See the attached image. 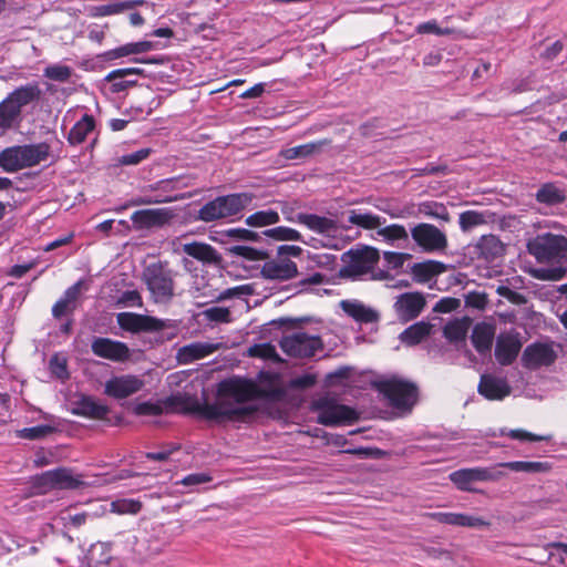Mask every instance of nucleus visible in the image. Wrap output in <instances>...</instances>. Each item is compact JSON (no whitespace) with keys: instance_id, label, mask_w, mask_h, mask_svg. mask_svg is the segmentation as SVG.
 Segmentation results:
<instances>
[{"instance_id":"nucleus-1","label":"nucleus","mask_w":567,"mask_h":567,"mask_svg":"<svg viewBox=\"0 0 567 567\" xmlns=\"http://www.w3.org/2000/svg\"><path fill=\"white\" fill-rule=\"evenodd\" d=\"M257 394V386L250 381L224 380L218 384L215 402L204 403V419L218 422L244 421L256 413L257 409L246 403Z\"/></svg>"},{"instance_id":"nucleus-2","label":"nucleus","mask_w":567,"mask_h":567,"mask_svg":"<svg viewBox=\"0 0 567 567\" xmlns=\"http://www.w3.org/2000/svg\"><path fill=\"white\" fill-rule=\"evenodd\" d=\"M176 276L177 271L166 260H156L143 267L141 280L153 303L167 306L173 301L176 296Z\"/></svg>"},{"instance_id":"nucleus-3","label":"nucleus","mask_w":567,"mask_h":567,"mask_svg":"<svg viewBox=\"0 0 567 567\" xmlns=\"http://www.w3.org/2000/svg\"><path fill=\"white\" fill-rule=\"evenodd\" d=\"M49 156L50 145L45 142L11 146L0 152V167L7 173H14L39 165Z\"/></svg>"},{"instance_id":"nucleus-4","label":"nucleus","mask_w":567,"mask_h":567,"mask_svg":"<svg viewBox=\"0 0 567 567\" xmlns=\"http://www.w3.org/2000/svg\"><path fill=\"white\" fill-rule=\"evenodd\" d=\"M254 199L255 195L248 192L218 196L202 206L197 217L204 223L228 218L239 214L248 207Z\"/></svg>"},{"instance_id":"nucleus-5","label":"nucleus","mask_w":567,"mask_h":567,"mask_svg":"<svg viewBox=\"0 0 567 567\" xmlns=\"http://www.w3.org/2000/svg\"><path fill=\"white\" fill-rule=\"evenodd\" d=\"M528 252L539 262H566L567 236L545 233L527 244Z\"/></svg>"},{"instance_id":"nucleus-6","label":"nucleus","mask_w":567,"mask_h":567,"mask_svg":"<svg viewBox=\"0 0 567 567\" xmlns=\"http://www.w3.org/2000/svg\"><path fill=\"white\" fill-rule=\"evenodd\" d=\"M377 389L396 410L411 411L417 401V386L406 380L390 378L379 381Z\"/></svg>"},{"instance_id":"nucleus-7","label":"nucleus","mask_w":567,"mask_h":567,"mask_svg":"<svg viewBox=\"0 0 567 567\" xmlns=\"http://www.w3.org/2000/svg\"><path fill=\"white\" fill-rule=\"evenodd\" d=\"M341 259L344 264L340 270L341 276L359 278L374 269L380 259V254L377 248L365 246L344 252Z\"/></svg>"},{"instance_id":"nucleus-8","label":"nucleus","mask_w":567,"mask_h":567,"mask_svg":"<svg viewBox=\"0 0 567 567\" xmlns=\"http://www.w3.org/2000/svg\"><path fill=\"white\" fill-rule=\"evenodd\" d=\"M312 409L318 412V423L326 426L352 423L358 420V413L352 408L339 404L330 396L316 400Z\"/></svg>"},{"instance_id":"nucleus-9","label":"nucleus","mask_w":567,"mask_h":567,"mask_svg":"<svg viewBox=\"0 0 567 567\" xmlns=\"http://www.w3.org/2000/svg\"><path fill=\"white\" fill-rule=\"evenodd\" d=\"M411 237L425 252H443L449 246L445 233L427 223H421L411 228Z\"/></svg>"},{"instance_id":"nucleus-10","label":"nucleus","mask_w":567,"mask_h":567,"mask_svg":"<svg viewBox=\"0 0 567 567\" xmlns=\"http://www.w3.org/2000/svg\"><path fill=\"white\" fill-rule=\"evenodd\" d=\"M121 329L132 332H156L169 328L171 320H162L155 317L134 312H121L116 317Z\"/></svg>"},{"instance_id":"nucleus-11","label":"nucleus","mask_w":567,"mask_h":567,"mask_svg":"<svg viewBox=\"0 0 567 567\" xmlns=\"http://www.w3.org/2000/svg\"><path fill=\"white\" fill-rule=\"evenodd\" d=\"M322 347L321 339L305 332H293L280 341L281 350L290 357L308 358Z\"/></svg>"},{"instance_id":"nucleus-12","label":"nucleus","mask_w":567,"mask_h":567,"mask_svg":"<svg viewBox=\"0 0 567 567\" xmlns=\"http://www.w3.org/2000/svg\"><path fill=\"white\" fill-rule=\"evenodd\" d=\"M177 179H162L155 184L148 185L145 187V190L157 192L156 195H143L135 198H132L126 206H143V205H153V204H163V203H173L177 200H182L184 198H188V196L184 194L177 195H168V193L175 190L177 188Z\"/></svg>"},{"instance_id":"nucleus-13","label":"nucleus","mask_w":567,"mask_h":567,"mask_svg":"<svg viewBox=\"0 0 567 567\" xmlns=\"http://www.w3.org/2000/svg\"><path fill=\"white\" fill-rule=\"evenodd\" d=\"M557 359L553 342H534L528 344L522 354V364L528 370H536L540 367H549Z\"/></svg>"},{"instance_id":"nucleus-14","label":"nucleus","mask_w":567,"mask_h":567,"mask_svg":"<svg viewBox=\"0 0 567 567\" xmlns=\"http://www.w3.org/2000/svg\"><path fill=\"white\" fill-rule=\"evenodd\" d=\"M174 217L171 208L140 209L132 214L131 220L135 230L159 228L167 225Z\"/></svg>"},{"instance_id":"nucleus-15","label":"nucleus","mask_w":567,"mask_h":567,"mask_svg":"<svg viewBox=\"0 0 567 567\" xmlns=\"http://www.w3.org/2000/svg\"><path fill=\"white\" fill-rule=\"evenodd\" d=\"M260 275L264 279L286 281L297 277L298 267L289 258L276 256L264 262Z\"/></svg>"},{"instance_id":"nucleus-16","label":"nucleus","mask_w":567,"mask_h":567,"mask_svg":"<svg viewBox=\"0 0 567 567\" xmlns=\"http://www.w3.org/2000/svg\"><path fill=\"white\" fill-rule=\"evenodd\" d=\"M91 350L96 357L114 362H124L131 354L128 347L124 342L103 337L93 339Z\"/></svg>"},{"instance_id":"nucleus-17","label":"nucleus","mask_w":567,"mask_h":567,"mask_svg":"<svg viewBox=\"0 0 567 567\" xmlns=\"http://www.w3.org/2000/svg\"><path fill=\"white\" fill-rule=\"evenodd\" d=\"M426 300L421 292H404L394 302V310L400 321L415 319L424 309Z\"/></svg>"},{"instance_id":"nucleus-18","label":"nucleus","mask_w":567,"mask_h":567,"mask_svg":"<svg viewBox=\"0 0 567 567\" xmlns=\"http://www.w3.org/2000/svg\"><path fill=\"white\" fill-rule=\"evenodd\" d=\"M522 341L519 338V333L517 332H506L501 333L496 338V346H495V358L497 362L501 365H509L512 364L520 349H522Z\"/></svg>"},{"instance_id":"nucleus-19","label":"nucleus","mask_w":567,"mask_h":567,"mask_svg":"<svg viewBox=\"0 0 567 567\" xmlns=\"http://www.w3.org/2000/svg\"><path fill=\"white\" fill-rule=\"evenodd\" d=\"M427 517L434 519L439 523L460 526V527H470V528H488L491 523L483 517L467 515L463 513H427Z\"/></svg>"},{"instance_id":"nucleus-20","label":"nucleus","mask_w":567,"mask_h":567,"mask_svg":"<svg viewBox=\"0 0 567 567\" xmlns=\"http://www.w3.org/2000/svg\"><path fill=\"white\" fill-rule=\"evenodd\" d=\"M144 382L134 375L115 377L105 383V393L115 399H125L138 392Z\"/></svg>"},{"instance_id":"nucleus-21","label":"nucleus","mask_w":567,"mask_h":567,"mask_svg":"<svg viewBox=\"0 0 567 567\" xmlns=\"http://www.w3.org/2000/svg\"><path fill=\"white\" fill-rule=\"evenodd\" d=\"M165 413L179 412L204 417V404L187 393H177L164 399Z\"/></svg>"},{"instance_id":"nucleus-22","label":"nucleus","mask_w":567,"mask_h":567,"mask_svg":"<svg viewBox=\"0 0 567 567\" xmlns=\"http://www.w3.org/2000/svg\"><path fill=\"white\" fill-rule=\"evenodd\" d=\"M474 249L478 259L491 262L504 255L505 245L497 236L488 234L478 238Z\"/></svg>"},{"instance_id":"nucleus-23","label":"nucleus","mask_w":567,"mask_h":567,"mask_svg":"<svg viewBox=\"0 0 567 567\" xmlns=\"http://www.w3.org/2000/svg\"><path fill=\"white\" fill-rule=\"evenodd\" d=\"M478 392L488 400H502L509 395L511 386L503 378L484 374L481 377Z\"/></svg>"},{"instance_id":"nucleus-24","label":"nucleus","mask_w":567,"mask_h":567,"mask_svg":"<svg viewBox=\"0 0 567 567\" xmlns=\"http://www.w3.org/2000/svg\"><path fill=\"white\" fill-rule=\"evenodd\" d=\"M84 286L83 280H79L71 287H69L62 298H60L52 307V316L55 319H60L63 316L71 315L78 307V298L81 293V289Z\"/></svg>"},{"instance_id":"nucleus-25","label":"nucleus","mask_w":567,"mask_h":567,"mask_svg":"<svg viewBox=\"0 0 567 567\" xmlns=\"http://www.w3.org/2000/svg\"><path fill=\"white\" fill-rule=\"evenodd\" d=\"M218 349V344L208 342H193L181 347L176 353L179 364H189L196 360L210 355Z\"/></svg>"},{"instance_id":"nucleus-26","label":"nucleus","mask_w":567,"mask_h":567,"mask_svg":"<svg viewBox=\"0 0 567 567\" xmlns=\"http://www.w3.org/2000/svg\"><path fill=\"white\" fill-rule=\"evenodd\" d=\"M495 331V326L487 322H481L474 326L471 339L478 353L484 354L491 351Z\"/></svg>"},{"instance_id":"nucleus-27","label":"nucleus","mask_w":567,"mask_h":567,"mask_svg":"<svg viewBox=\"0 0 567 567\" xmlns=\"http://www.w3.org/2000/svg\"><path fill=\"white\" fill-rule=\"evenodd\" d=\"M110 410L106 405L99 403L91 396H81L72 409V413L90 419L102 420L106 417Z\"/></svg>"},{"instance_id":"nucleus-28","label":"nucleus","mask_w":567,"mask_h":567,"mask_svg":"<svg viewBox=\"0 0 567 567\" xmlns=\"http://www.w3.org/2000/svg\"><path fill=\"white\" fill-rule=\"evenodd\" d=\"M340 308L349 317L362 323H372L379 320V313L357 300H342Z\"/></svg>"},{"instance_id":"nucleus-29","label":"nucleus","mask_w":567,"mask_h":567,"mask_svg":"<svg viewBox=\"0 0 567 567\" xmlns=\"http://www.w3.org/2000/svg\"><path fill=\"white\" fill-rule=\"evenodd\" d=\"M497 215L491 210H466L460 214L458 224L461 230L467 233L477 226L495 223Z\"/></svg>"},{"instance_id":"nucleus-30","label":"nucleus","mask_w":567,"mask_h":567,"mask_svg":"<svg viewBox=\"0 0 567 567\" xmlns=\"http://www.w3.org/2000/svg\"><path fill=\"white\" fill-rule=\"evenodd\" d=\"M289 220H296L299 224L305 225L310 230L324 234L330 233L337 228L336 221L331 218L319 216L316 214H303L297 215L296 219L288 218Z\"/></svg>"},{"instance_id":"nucleus-31","label":"nucleus","mask_w":567,"mask_h":567,"mask_svg":"<svg viewBox=\"0 0 567 567\" xmlns=\"http://www.w3.org/2000/svg\"><path fill=\"white\" fill-rule=\"evenodd\" d=\"M433 326L430 322L419 321L408 327L399 336L400 341L406 346H416L430 337Z\"/></svg>"},{"instance_id":"nucleus-32","label":"nucleus","mask_w":567,"mask_h":567,"mask_svg":"<svg viewBox=\"0 0 567 567\" xmlns=\"http://www.w3.org/2000/svg\"><path fill=\"white\" fill-rule=\"evenodd\" d=\"M42 91L38 83H29L16 89L8 99L21 111L23 106L40 100Z\"/></svg>"},{"instance_id":"nucleus-33","label":"nucleus","mask_w":567,"mask_h":567,"mask_svg":"<svg viewBox=\"0 0 567 567\" xmlns=\"http://www.w3.org/2000/svg\"><path fill=\"white\" fill-rule=\"evenodd\" d=\"M445 270V265L435 261V260H427L423 262L414 264L411 268V274L413 276V279L417 282H427L433 277L442 274Z\"/></svg>"},{"instance_id":"nucleus-34","label":"nucleus","mask_w":567,"mask_h":567,"mask_svg":"<svg viewBox=\"0 0 567 567\" xmlns=\"http://www.w3.org/2000/svg\"><path fill=\"white\" fill-rule=\"evenodd\" d=\"M183 251L186 255L204 262H217L219 260L215 248L204 243L194 241L190 244H185L183 246Z\"/></svg>"},{"instance_id":"nucleus-35","label":"nucleus","mask_w":567,"mask_h":567,"mask_svg":"<svg viewBox=\"0 0 567 567\" xmlns=\"http://www.w3.org/2000/svg\"><path fill=\"white\" fill-rule=\"evenodd\" d=\"M95 127V121L92 115L84 114L71 128L68 135V141L72 145H79L86 140L89 133Z\"/></svg>"},{"instance_id":"nucleus-36","label":"nucleus","mask_w":567,"mask_h":567,"mask_svg":"<svg viewBox=\"0 0 567 567\" xmlns=\"http://www.w3.org/2000/svg\"><path fill=\"white\" fill-rule=\"evenodd\" d=\"M472 320L468 317L455 319L445 324L444 337L451 342L465 341Z\"/></svg>"},{"instance_id":"nucleus-37","label":"nucleus","mask_w":567,"mask_h":567,"mask_svg":"<svg viewBox=\"0 0 567 567\" xmlns=\"http://www.w3.org/2000/svg\"><path fill=\"white\" fill-rule=\"evenodd\" d=\"M328 144H329V141H327V140L311 142V143H307V144H302V145H298L295 147L284 150L281 152V155L286 159L307 158V157L312 156L313 154L319 153L321 151V148Z\"/></svg>"},{"instance_id":"nucleus-38","label":"nucleus","mask_w":567,"mask_h":567,"mask_svg":"<svg viewBox=\"0 0 567 567\" xmlns=\"http://www.w3.org/2000/svg\"><path fill=\"white\" fill-rule=\"evenodd\" d=\"M450 480L462 491H474L472 484L481 482L478 467L463 468L450 474Z\"/></svg>"},{"instance_id":"nucleus-39","label":"nucleus","mask_w":567,"mask_h":567,"mask_svg":"<svg viewBox=\"0 0 567 567\" xmlns=\"http://www.w3.org/2000/svg\"><path fill=\"white\" fill-rule=\"evenodd\" d=\"M53 476L54 488L74 489L83 484L80 477L74 476L72 470L66 467H58L51 470Z\"/></svg>"},{"instance_id":"nucleus-40","label":"nucleus","mask_w":567,"mask_h":567,"mask_svg":"<svg viewBox=\"0 0 567 567\" xmlns=\"http://www.w3.org/2000/svg\"><path fill=\"white\" fill-rule=\"evenodd\" d=\"M348 221L351 225L361 227L363 229H374L381 224V217L371 213H363L360 209H351L348 212Z\"/></svg>"},{"instance_id":"nucleus-41","label":"nucleus","mask_w":567,"mask_h":567,"mask_svg":"<svg viewBox=\"0 0 567 567\" xmlns=\"http://www.w3.org/2000/svg\"><path fill=\"white\" fill-rule=\"evenodd\" d=\"M21 111L8 99L0 103V128L8 130L20 118Z\"/></svg>"},{"instance_id":"nucleus-42","label":"nucleus","mask_w":567,"mask_h":567,"mask_svg":"<svg viewBox=\"0 0 567 567\" xmlns=\"http://www.w3.org/2000/svg\"><path fill=\"white\" fill-rule=\"evenodd\" d=\"M278 221L279 214L272 209L256 212L245 220L246 225L249 227H265L277 224Z\"/></svg>"},{"instance_id":"nucleus-43","label":"nucleus","mask_w":567,"mask_h":567,"mask_svg":"<svg viewBox=\"0 0 567 567\" xmlns=\"http://www.w3.org/2000/svg\"><path fill=\"white\" fill-rule=\"evenodd\" d=\"M536 198L539 203L556 205L565 200V195L555 185L546 184L538 189Z\"/></svg>"},{"instance_id":"nucleus-44","label":"nucleus","mask_w":567,"mask_h":567,"mask_svg":"<svg viewBox=\"0 0 567 567\" xmlns=\"http://www.w3.org/2000/svg\"><path fill=\"white\" fill-rule=\"evenodd\" d=\"M73 69L64 64H50L43 70V76L56 81V82H69L73 75Z\"/></svg>"},{"instance_id":"nucleus-45","label":"nucleus","mask_w":567,"mask_h":567,"mask_svg":"<svg viewBox=\"0 0 567 567\" xmlns=\"http://www.w3.org/2000/svg\"><path fill=\"white\" fill-rule=\"evenodd\" d=\"M419 212L425 216L450 221V213L447 208L436 202H425L419 205Z\"/></svg>"},{"instance_id":"nucleus-46","label":"nucleus","mask_w":567,"mask_h":567,"mask_svg":"<svg viewBox=\"0 0 567 567\" xmlns=\"http://www.w3.org/2000/svg\"><path fill=\"white\" fill-rule=\"evenodd\" d=\"M228 251L234 256L243 257L251 261L265 260L268 257L266 251L246 245L231 246L228 248Z\"/></svg>"},{"instance_id":"nucleus-47","label":"nucleus","mask_w":567,"mask_h":567,"mask_svg":"<svg viewBox=\"0 0 567 567\" xmlns=\"http://www.w3.org/2000/svg\"><path fill=\"white\" fill-rule=\"evenodd\" d=\"M378 235L388 241L406 240L409 238L405 227L399 224H392L380 228L378 230Z\"/></svg>"},{"instance_id":"nucleus-48","label":"nucleus","mask_w":567,"mask_h":567,"mask_svg":"<svg viewBox=\"0 0 567 567\" xmlns=\"http://www.w3.org/2000/svg\"><path fill=\"white\" fill-rule=\"evenodd\" d=\"M262 235L276 240H301V234L298 230L284 226L267 229Z\"/></svg>"},{"instance_id":"nucleus-49","label":"nucleus","mask_w":567,"mask_h":567,"mask_svg":"<svg viewBox=\"0 0 567 567\" xmlns=\"http://www.w3.org/2000/svg\"><path fill=\"white\" fill-rule=\"evenodd\" d=\"M142 503L136 499H117L111 503V511L116 514H137Z\"/></svg>"},{"instance_id":"nucleus-50","label":"nucleus","mask_w":567,"mask_h":567,"mask_svg":"<svg viewBox=\"0 0 567 567\" xmlns=\"http://www.w3.org/2000/svg\"><path fill=\"white\" fill-rule=\"evenodd\" d=\"M54 432L51 425H37L33 427H25L18 432L19 436L25 440H38L45 437Z\"/></svg>"},{"instance_id":"nucleus-51","label":"nucleus","mask_w":567,"mask_h":567,"mask_svg":"<svg viewBox=\"0 0 567 567\" xmlns=\"http://www.w3.org/2000/svg\"><path fill=\"white\" fill-rule=\"evenodd\" d=\"M134 413L136 415H161V414L165 413L164 400L158 401L156 403H153V402L138 403L134 408Z\"/></svg>"},{"instance_id":"nucleus-52","label":"nucleus","mask_w":567,"mask_h":567,"mask_svg":"<svg viewBox=\"0 0 567 567\" xmlns=\"http://www.w3.org/2000/svg\"><path fill=\"white\" fill-rule=\"evenodd\" d=\"M225 235L237 240L258 241L262 233L259 234L246 228H230L225 230Z\"/></svg>"},{"instance_id":"nucleus-53","label":"nucleus","mask_w":567,"mask_h":567,"mask_svg":"<svg viewBox=\"0 0 567 567\" xmlns=\"http://www.w3.org/2000/svg\"><path fill=\"white\" fill-rule=\"evenodd\" d=\"M122 3H112V4H102V6H94L90 10V16L94 18L100 17H106V16H113L122 13Z\"/></svg>"},{"instance_id":"nucleus-54","label":"nucleus","mask_w":567,"mask_h":567,"mask_svg":"<svg viewBox=\"0 0 567 567\" xmlns=\"http://www.w3.org/2000/svg\"><path fill=\"white\" fill-rule=\"evenodd\" d=\"M502 468L505 467L501 466V463L493 467H478L481 482H496L501 480L505 476V472Z\"/></svg>"},{"instance_id":"nucleus-55","label":"nucleus","mask_w":567,"mask_h":567,"mask_svg":"<svg viewBox=\"0 0 567 567\" xmlns=\"http://www.w3.org/2000/svg\"><path fill=\"white\" fill-rule=\"evenodd\" d=\"M151 148H141L133 153L123 155L118 158L121 165H137L151 155Z\"/></svg>"},{"instance_id":"nucleus-56","label":"nucleus","mask_w":567,"mask_h":567,"mask_svg":"<svg viewBox=\"0 0 567 567\" xmlns=\"http://www.w3.org/2000/svg\"><path fill=\"white\" fill-rule=\"evenodd\" d=\"M206 319L214 322H229L230 311L226 307H212L204 311Z\"/></svg>"},{"instance_id":"nucleus-57","label":"nucleus","mask_w":567,"mask_h":567,"mask_svg":"<svg viewBox=\"0 0 567 567\" xmlns=\"http://www.w3.org/2000/svg\"><path fill=\"white\" fill-rule=\"evenodd\" d=\"M33 485L39 489V493H47L54 489L53 476L51 471H47L33 477Z\"/></svg>"},{"instance_id":"nucleus-58","label":"nucleus","mask_w":567,"mask_h":567,"mask_svg":"<svg viewBox=\"0 0 567 567\" xmlns=\"http://www.w3.org/2000/svg\"><path fill=\"white\" fill-rule=\"evenodd\" d=\"M416 32L420 34L434 33L436 35H449L453 33V29H442L435 21H427L416 27Z\"/></svg>"},{"instance_id":"nucleus-59","label":"nucleus","mask_w":567,"mask_h":567,"mask_svg":"<svg viewBox=\"0 0 567 567\" xmlns=\"http://www.w3.org/2000/svg\"><path fill=\"white\" fill-rule=\"evenodd\" d=\"M411 258L410 254L404 252H395V251H385L383 254V259L386 261L388 266L392 269L402 268L405 260Z\"/></svg>"},{"instance_id":"nucleus-60","label":"nucleus","mask_w":567,"mask_h":567,"mask_svg":"<svg viewBox=\"0 0 567 567\" xmlns=\"http://www.w3.org/2000/svg\"><path fill=\"white\" fill-rule=\"evenodd\" d=\"M507 435L513 440H519V441H530V442H540V441H547L550 439V436L545 435H536L530 432H527L525 430H511Z\"/></svg>"},{"instance_id":"nucleus-61","label":"nucleus","mask_w":567,"mask_h":567,"mask_svg":"<svg viewBox=\"0 0 567 567\" xmlns=\"http://www.w3.org/2000/svg\"><path fill=\"white\" fill-rule=\"evenodd\" d=\"M249 354L252 357H259L264 359H271L276 357V349L269 343L255 344L249 349Z\"/></svg>"},{"instance_id":"nucleus-62","label":"nucleus","mask_w":567,"mask_h":567,"mask_svg":"<svg viewBox=\"0 0 567 567\" xmlns=\"http://www.w3.org/2000/svg\"><path fill=\"white\" fill-rule=\"evenodd\" d=\"M144 74V70L140 68H125L113 70L105 76V81H114L117 79H124L128 75H142Z\"/></svg>"},{"instance_id":"nucleus-63","label":"nucleus","mask_w":567,"mask_h":567,"mask_svg":"<svg viewBox=\"0 0 567 567\" xmlns=\"http://www.w3.org/2000/svg\"><path fill=\"white\" fill-rule=\"evenodd\" d=\"M89 517H91V515L86 512H83L74 515L62 516L61 519L63 520L64 527L71 526L79 528L86 523Z\"/></svg>"},{"instance_id":"nucleus-64","label":"nucleus","mask_w":567,"mask_h":567,"mask_svg":"<svg viewBox=\"0 0 567 567\" xmlns=\"http://www.w3.org/2000/svg\"><path fill=\"white\" fill-rule=\"evenodd\" d=\"M120 301L124 303L125 306H143L142 296L137 290H126L122 293Z\"/></svg>"}]
</instances>
